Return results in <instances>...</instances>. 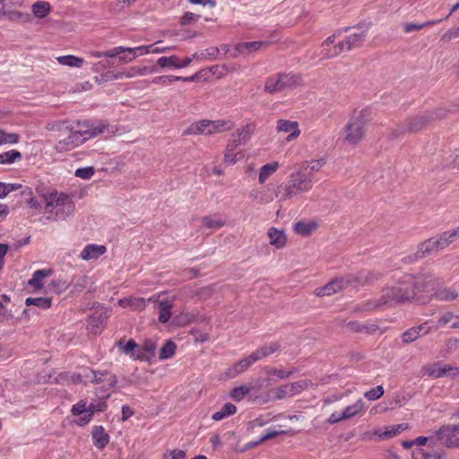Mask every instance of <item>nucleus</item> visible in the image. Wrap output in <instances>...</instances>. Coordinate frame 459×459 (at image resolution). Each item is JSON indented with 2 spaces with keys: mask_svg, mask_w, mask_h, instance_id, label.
<instances>
[{
  "mask_svg": "<svg viewBox=\"0 0 459 459\" xmlns=\"http://www.w3.org/2000/svg\"><path fill=\"white\" fill-rule=\"evenodd\" d=\"M335 37L330 36L328 37L322 44V55L324 58H333V56H328L326 54L333 53L334 50V46L332 45L334 43Z\"/></svg>",
  "mask_w": 459,
  "mask_h": 459,
  "instance_id": "60",
  "label": "nucleus"
},
{
  "mask_svg": "<svg viewBox=\"0 0 459 459\" xmlns=\"http://www.w3.org/2000/svg\"><path fill=\"white\" fill-rule=\"evenodd\" d=\"M422 372L428 377L437 379L445 377L459 379V367L450 364H442L439 361L423 366Z\"/></svg>",
  "mask_w": 459,
  "mask_h": 459,
  "instance_id": "9",
  "label": "nucleus"
},
{
  "mask_svg": "<svg viewBox=\"0 0 459 459\" xmlns=\"http://www.w3.org/2000/svg\"><path fill=\"white\" fill-rule=\"evenodd\" d=\"M52 299L47 297H39V298H27L25 299L26 306H35L41 309H48L51 307Z\"/></svg>",
  "mask_w": 459,
  "mask_h": 459,
  "instance_id": "44",
  "label": "nucleus"
},
{
  "mask_svg": "<svg viewBox=\"0 0 459 459\" xmlns=\"http://www.w3.org/2000/svg\"><path fill=\"white\" fill-rule=\"evenodd\" d=\"M95 169L93 167L79 168L75 170V177L82 179H90L94 175Z\"/></svg>",
  "mask_w": 459,
  "mask_h": 459,
  "instance_id": "63",
  "label": "nucleus"
},
{
  "mask_svg": "<svg viewBox=\"0 0 459 459\" xmlns=\"http://www.w3.org/2000/svg\"><path fill=\"white\" fill-rule=\"evenodd\" d=\"M437 112H426L409 119L404 125H399L392 130L391 137L397 138L407 133H415L426 127L430 122L440 117Z\"/></svg>",
  "mask_w": 459,
  "mask_h": 459,
  "instance_id": "7",
  "label": "nucleus"
},
{
  "mask_svg": "<svg viewBox=\"0 0 459 459\" xmlns=\"http://www.w3.org/2000/svg\"><path fill=\"white\" fill-rule=\"evenodd\" d=\"M243 158L242 152H235V149L226 146L223 160L228 165H233Z\"/></svg>",
  "mask_w": 459,
  "mask_h": 459,
  "instance_id": "48",
  "label": "nucleus"
},
{
  "mask_svg": "<svg viewBox=\"0 0 459 459\" xmlns=\"http://www.w3.org/2000/svg\"><path fill=\"white\" fill-rule=\"evenodd\" d=\"M88 411L87 403L83 400L79 401L77 403L74 404L71 409V412L73 415L76 416H86Z\"/></svg>",
  "mask_w": 459,
  "mask_h": 459,
  "instance_id": "59",
  "label": "nucleus"
},
{
  "mask_svg": "<svg viewBox=\"0 0 459 459\" xmlns=\"http://www.w3.org/2000/svg\"><path fill=\"white\" fill-rule=\"evenodd\" d=\"M433 296L439 301H452L458 298V293L453 289L442 288L435 290Z\"/></svg>",
  "mask_w": 459,
  "mask_h": 459,
  "instance_id": "40",
  "label": "nucleus"
},
{
  "mask_svg": "<svg viewBox=\"0 0 459 459\" xmlns=\"http://www.w3.org/2000/svg\"><path fill=\"white\" fill-rule=\"evenodd\" d=\"M176 350V343L171 340H167L160 350L159 359L165 360L172 358L175 355Z\"/></svg>",
  "mask_w": 459,
  "mask_h": 459,
  "instance_id": "42",
  "label": "nucleus"
},
{
  "mask_svg": "<svg viewBox=\"0 0 459 459\" xmlns=\"http://www.w3.org/2000/svg\"><path fill=\"white\" fill-rule=\"evenodd\" d=\"M4 16L11 22L22 24L30 23L32 17L28 13H22L18 10H8L4 13Z\"/></svg>",
  "mask_w": 459,
  "mask_h": 459,
  "instance_id": "29",
  "label": "nucleus"
},
{
  "mask_svg": "<svg viewBox=\"0 0 459 459\" xmlns=\"http://www.w3.org/2000/svg\"><path fill=\"white\" fill-rule=\"evenodd\" d=\"M20 135L15 133H7L0 128V146L4 144H15L19 142Z\"/></svg>",
  "mask_w": 459,
  "mask_h": 459,
  "instance_id": "50",
  "label": "nucleus"
},
{
  "mask_svg": "<svg viewBox=\"0 0 459 459\" xmlns=\"http://www.w3.org/2000/svg\"><path fill=\"white\" fill-rule=\"evenodd\" d=\"M280 349V345L278 342H270L268 344H265L258 349H256L255 351H253V354L256 360H260L263 358L268 357L274 352H276Z\"/></svg>",
  "mask_w": 459,
  "mask_h": 459,
  "instance_id": "35",
  "label": "nucleus"
},
{
  "mask_svg": "<svg viewBox=\"0 0 459 459\" xmlns=\"http://www.w3.org/2000/svg\"><path fill=\"white\" fill-rule=\"evenodd\" d=\"M284 91L281 74L268 77L264 84V91L270 94Z\"/></svg>",
  "mask_w": 459,
  "mask_h": 459,
  "instance_id": "27",
  "label": "nucleus"
},
{
  "mask_svg": "<svg viewBox=\"0 0 459 459\" xmlns=\"http://www.w3.org/2000/svg\"><path fill=\"white\" fill-rule=\"evenodd\" d=\"M256 359L255 358L253 352L234 363L228 370V376L230 377H235L242 372L246 371L252 364L256 362Z\"/></svg>",
  "mask_w": 459,
  "mask_h": 459,
  "instance_id": "20",
  "label": "nucleus"
},
{
  "mask_svg": "<svg viewBox=\"0 0 459 459\" xmlns=\"http://www.w3.org/2000/svg\"><path fill=\"white\" fill-rule=\"evenodd\" d=\"M264 44L263 41L241 42L236 46V49L241 54H250L258 50Z\"/></svg>",
  "mask_w": 459,
  "mask_h": 459,
  "instance_id": "43",
  "label": "nucleus"
},
{
  "mask_svg": "<svg viewBox=\"0 0 459 459\" xmlns=\"http://www.w3.org/2000/svg\"><path fill=\"white\" fill-rule=\"evenodd\" d=\"M45 200L48 220L65 221L74 212L75 204L67 194L53 192L45 196Z\"/></svg>",
  "mask_w": 459,
  "mask_h": 459,
  "instance_id": "3",
  "label": "nucleus"
},
{
  "mask_svg": "<svg viewBox=\"0 0 459 459\" xmlns=\"http://www.w3.org/2000/svg\"><path fill=\"white\" fill-rule=\"evenodd\" d=\"M318 225L316 221H298L294 224L293 229L294 231L300 236L307 237L312 234L316 229Z\"/></svg>",
  "mask_w": 459,
  "mask_h": 459,
  "instance_id": "30",
  "label": "nucleus"
},
{
  "mask_svg": "<svg viewBox=\"0 0 459 459\" xmlns=\"http://www.w3.org/2000/svg\"><path fill=\"white\" fill-rule=\"evenodd\" d=\"M255 130V125L254 124H247L246 126H242L241 128H238L236 132L237 136L239 137V139H242L245 143L248 141L251 134H253Z\"/></svg>",
  "mask_w": 459,
  "mask_h": 459,
  "instance_id": "55",
  "label": "nucleus"
},
{
  "mask_svg": "<svg viewBox=\"0 0 459 459\" xmlns=\"http://www.w3.org/2000/svg\"><path fill=\"white\" fill-rule=\"evenodd\" d=\"M411 284V274L394 276L392 282L382 289L378 298L360 303L356 310L368 312L379 309L383 307H393L398 303L411 301L414 299V292Z\"/></svg>",
  "mask_w": 459,
  "mask_h": 459,
  "instance_id": "2",
  "label": "nucleus"
},
{
  "mask_svg": "<svg viewBox=\"0 0 459 459\" xmlns=\"http://www.w3.org/2000/svg\"><path fill=\"white\" fill-rule=\"evenodd\" d=\"M219 53H220V50L217 47H212V48L204 49L200 52H195L193 55V56L195 58L213 60L218 56Z\"/></svg>",
  "mask_w": 459,
  "mask_h": 459,
  "instance_id": "49",
  "label": "nucleus"
},
{
  "mask_svg": "<svg viewBox=\"0 0 459 459\" xmlns=\"http://www.w3.org/2000/svg\"><path fill=\"white\" fill-rule=\"evenodd\" d=\"M313 179L299 169L290 173L288 179L282 185L278 186V189L281 191L280 200L285 201L299 195L307 193L313 188Z\"/></svg>",
  "mask_w": 459,
  "mask_h": 459,
  "instance_id": "4",
  "label": "nucleus"
},
{
  "mask_svg": "<svg viewBox=\"0 0 459 459\" xmlns=\"http://www.w3.org/2000/svg\"><path fill=\"white\" fill-rule=\"evenodd\" d=\"M436 441L433 443L429 441L426 445L420 447H414L411 452L412 459H447L446 453L441 449L435 447Z\"/></svg>",
  "mask_w": 459,
  "mask_h": 459,
  "instance_id": "13",
  "label": "nucleus"
},
{
  "mask_svg": "<svg viewBox=\"0 0 459 459\" xmlns=\"http://www.w3.org/2000/svg\"><path fill=\"white\" fill-rule=\"evenodd\" d=\"M93 446L99 450L104 449L109 443V435L102 426H94L91 429Z\"/></svg>",
  "mask_w": 459,
  "mask_h": 459,
  "instance_id": "19",
  "label": "nucleus"
},
{
  "mask_svg": "<svg viewBox=\"0 0 459 459\" xmlns=\"http://www.w3.org/2000/svg\"><path fill=\"white\" fill-rule=\"evenodd\" d=\"M407 429L408 424L401 423L390 426L385 431H381L380 429L375 430L373 435L377 436L380 439H388L396 437Z\"/></svg>",
  "mask_w": 459,
  "mask_h": 459,
  "instance_id": "26",
  "label": "nucleus"
},
{
  "mask_svg": "<svg viewBox=\"0 0 459 459\" xmlns=\"http://www.w3.org/2000/svg\"><path fill=\"white\" fill-rule=\"evenodd\" d=\"M107 252V247L103 245L88 244L80 254V257L84 261L98 259Z\"/></svg>",
  "mask_w": 459,
  "mask_h": 459,
  "instance_id": "21",
  "label": "nucleus"
},
{
  "mask_svg": "<svg viewBox=\"0 0 459 459\" xmlns=\"http://www.w3.org/2000/svg\"><path fill=\"white\" fill-rule=\"evenodd\" d=\"M84 377L91 383L100 385L102 388L109 390L117 384V378L115 374L108 370H94L89 369Z\"/></svg>",
  "mask_w": 459,
  "mask_h": 459,
  "instance_id": "11",
  "label": "nucleus"
},
{
  "mask_svg": "<svg viewBox=\"0 0 459 459\" xmlns=\"http://www.w3.org/2000/svg\"><path fill=\"white\" fill-rule=\"evenodd\" d=\"M273 400H282L287 397H291L288 384L278 386L277 388H275L273 391Z\"/></svg>",
  "mask_w": 459,
  "mask_h": 459,
  "instance_id": "57",
  "label": "nucleus"
},
{
  "mask_svg": "<svg viewBox=\"0 0 459 459\" xmlns=\"http://www.w3.org/2000/svg\"><path fill=\"white\" fill-rule=\"evenodd\" d=\"M51 11V5L46 1H37L31 6V12L34 17L43 19L47 17Z\"/></svg>",
  "mask_w": 459,
  "mask_h": 459,
  "instance_id": "34",
  "label": "nucleus"
},
{
  "mask_svg": "<svg viewBox=\"0 0 459 459\" xmlns=\"http://www.w3.org/2000/svg\"><path fill=\"white\" fill-rule=\"evenodd\" d=\"M281 191H279L278 186H273V185H268L264 188H257L253 189L249 193V197L261 204L272 203L275 197L279 196Z\"/></svg>",
  "mask_w": 459,
  "mask_h": 459,
  "instance_id": "15",
  "label": "nucleus"
},
{
  "mask_svg": "<svg viewBox=\"0 0 459 459\" xmlns=\"http://www.w3.org/2000/svg\"><path fill=\"white\" fill-rule=\"evenodd\" d=\"M369 120L370 111L367 108L351 117L344 126V143L350 146L358 145L364 138Z\"/></svg>",
  "mask_w": 459,
  "mask_h": 459,
  "instance_id": "6",
  "label": "nucleus"
},
{
  "mask_svg": "<svg viewBox=\"0 0 459 459\" xmlns=\"http://www.w3.org/2000/svg\"><path fill=\"white\" fill-rule=\"evenodd\" d=\"M77 128L65 120L50 122L46 126L51 132L53 148L57 152H66L83 144L87 140L108 132V125L103 122L91 124L89 121L77 122Z\"/></svg>",
  "mask_w": 459,
  "mask_h": 459,
  "instance_id": "1",
  "label": "nucleus"
},
{
  "mask_svg": "<svg viewBox=\"0 0 459 459\" xmlns=\"http://www.w3.org/2000/svg\"><path fill=\"white\" fill-rule=\"evenodd\" d=\"M117 344L124 353L132 354L134 359H141L139 355L134 356V351L138 348V344L134 341L129 340L126 343H124L123 341H119Z\"/></svg>",
  "mask_w": 459,
  "mask_h": 459,
  "instance_id": "47",
  "label": "nucleus"
},
{
  "mask_svg": "<svg viewBox=\"0 0 459 459\" xmlns=\"http://www.w3.org/2000/svg\"><path fill=\"white\" fill-rule=\"evenodd\" d=\"M195 79V75L189 77H182V76H175V75H160L156 76L152 79V83L160 84L162 86H168L174 82L183 81V82H193Z\"/></svg>",
  "mask_w": 459,
  "mask_h": 459,
  "instance_id": "31",
  "label": "nucleus"
},
{
  "mask_svg": "<svg viewBox=\"0 0 459 459\" xmlns=\"http://www.w3.org/2000/svg\"><path fill=\"white\" fill-rule=\"evenodd\" d=\"M201 223L204 228L209 230H219L225 225L224 220L217 214L203 217Z\"/></svg>",
  "mask_w": 459,
  "mask_h": 459,
  "instance_id": "32",
  "label": "nucleus"
},
{
  "mask_svg": "<svg viewBox=\"0 0 459 459\" xmlns=\"http://www.w3.org/2000/svg\"><path fill=\"white\" fill-rule=\"evenodd\" d=\"M157 65L161 68L170 66L178 69V58L177 56H161L157 60Z\"/></svg>",
  "mask_w": 459,
  "mask_h": 459,
  "instance_id": "56",
  "label": "nucleus"
},
{
  "mask_svg": "<svg viewBox=\"0 0 459 459\" xmlns=\"http://www.w3.org/2000/svg\"><path fill=\"white\" fill-rule=\"evenodd\" d=\"M325 163V158L307 160L301 164L299 169L303 170L312 179L314 174L318 172Z\"/></svg>",
  "mask_w": 459,
  "mask_h": 459,
  "instance_id": "25",
  "label": "nucleus"
},
{
  "mask_svg": "<svg viewBox=\"0 0 459 459\" xmlns=\"http://www.w3.org/2000/svg\"><path fill=\"white\" fill-rule=\"evenodd\" d=\"M280 165L278 161H272L266 163L260 169L259 172V183L264 184L266 180L279 169Z\"/></svg>",
  "mask_w": 459,
  "mask_h": 459,
  "instance_id": "37",
  "label": "nucleus"
},
{
  "mask_svg": "<svg viewBox=\"0 0 459 459\" xmlns=\"http://www.w3.org/2000/svg\"><path fill=\"white\" fill-rule=\"evenodd\" d=\"M236 412L237 407L231 403H227L222 406V408L220 411L212 414V419L213 420L219 421L229 416L234 415Z\"/></svg>",
  "mask_w": 459,
  "mask_h": 459,
  "instance_id": "39",
  "label": "nucleus"
},
{
  "mask_svg": "<svg viewBox=\"0 0 459 459\" xmlns=\"http://www.w3.org/2000/svg\"><path fill=\"white\" fill-rule=\"evenodd\" d=\"M435 437L445 447L459 448V425L445 424L436 432Z\"/></svg>",
  "mask_w": 459,
  "mask_h": 459,
  "instance_id": "10",
  "label": "nucleus"
},
{
  "mask_svg": "<svg viewBox=\"0 0 459 459\" xmlns=\"http://www.w3.org/2000/svg\"><path fill=\"white\" fill-rule=\"evenodd\" d=\"M173 307V302L169 299H163L159 301L158 313L159 322L161 324L168 323L171 317V310Z\"/></svg>",
  "mask_w": 459,
  "mask_h": 459,
  "instance_id": "28",
  "label": "nucleus"
},
{
  "mask_svg": "<svg viewBox=\"0 0 459 459\" xmlns=\"http://www.w3.org/2000/svg\"><path fill=\"white\" fill-rule=\"evenodd\" d=\"M296 372L295 368L291 369H278V368H271L268 373L270 375L275 376L279 379H286L290 377Z\"/></svg>",
  "mask_w": 459,
  "mask_h": 459,
  "instance_id": "61",
  "label": "nucleus"
},
{
  "mask_svg": "<svg viewBox=\"0 0 459 459\" xmlns=\"http://www.w3.org/2000/svg\"><path fill=\"white\" fill-rule=\"evenodd\" d=\"M437 249L436 248L434 240L432 238L425 240L420 243L418 248L417 253L415 254L416 258H423L427 255H429L434 253H437Z\"/></svg>",
  "mask_w": 459,
  "mask_h": 459,
  "instance_id": "36",
  "label": "nucleus"
},
{
  "mask_svg": "<svg viewBox=\"0 0 459 459\" xmlns=\"http://www.w3.org/2000/svg\"><path fill=\"white\" fill-rule=\"evenodd\" d=\"M276 131L278 133L289 134L286 138L287 142H291L297 139L300 134L299 123L297 121H290L287 119H279L277 121Z\"/></svg>",
  "mask_w": 459,
  "mask_h": 459,
  "instance_id": "16",
  "label": "nucleus"
},
{
  "mask_svg": "<svg viewBox=\"0 0 459 459\" xmlns=\"http://www.w3.org/2000/svg\"><path fill=\"white\" fill-rule=\"evenodd\" d=\"M353 278L355 279L353 281L358 280L359 282L372 283L377 281L380 278V275L373 272H361L359 273L357 278Z\"/></svg>",
  "mask_w": 459,
  "mask_h": 459,
  "instance_id": "54",
  "label": "nucleus"
},
{
  "mask_svg": "<svg viewBox=\"0 0 459 459\" xmlns=\"http://www.w3.org/2000/svg\"><path fill=\"white\" fill-rule=\"evenodd\" d=\"M269 242L274 247L281 249L285 247L287 237L283 230L272 227L268 230Z\"/></svg>",
  "mask_w": 459,
  "mask_h": 459,
  "instance_id": "24",
  "label": "nucleus"
},
{
  "mask_svg": "<svg viewBox=\"0 0 459 459\" xmlns=\"http://www.w3.org/2000/svg\"><path fill=\"white\" fill-rule=\"evenodd\" d=\"M429 441H430V443H433V437L420 436L410 441H403L402 443V446L404 448H410L411 446L420 447L422 445H426Z\"/></svg>",
  "mask_w": 459,
  "mask_h": 459,
  "instance_id": "52",
  "label": "nucleus"
},
{
  "mask_svg": "<svg viewBox=\"0 0 459 459\" xmlns=\"http://www.w3.org/2000/svg\"><path fill=\"white\" fill-rule=\"evenodd\" d=\"M384 394V388L382 385H377L374 388H371L370 390L367 391L364 394V396L368 401H376L379 399Z\"/></svg>",
  "mask_w": 459,
  "mask_h": 459,
  "instance_id": "62",
  "label": "nucleus"
},
{
  "mask_svg": "<svg viewBox=\"0 0 459 459\" xmlns=\"http://www.w3.org/2000/svg\"><path fill=\"white\" fill-rule=\"evenodd\" d=\"M281 76L284 90L295 88L301 83L300 77L296 74H281Z\"/></svg>",
  "mask_w": 459,
  "mask_h": 459,
  "instance_id": "46",
  "label": "nucleus"
},
{
  "mask_svg": "<svg viewBox=\"0 0 459 459\" xmlns=\"http://www.w3.org/2000/svg\"><path fill=\"white\" fill-rule=\"evenodd\" d=\"M51 269H40L33 273L32 277L27 281V285L31 287L34 291L40 290L44 286V279L51 276Z\"/></svg>",
  "mask_w": 459,
  "mask_h": 459,
  "instance_id": "22",
  "label": "nucleus"
},
{
  "mask_svg": "<svg viewBox=\"0 0 459 459\" xmlns=\"http://www.w3.org/2000/svg\"><path fill=\"white\" fill-rule=\"evenodd\" d=\"M365 39V30L355 31L346 37L344 40L340 41L337 45H334V50L333 53H327L328 56H337L341 53L350 51L351 49L357 48Z\"/></svg>",
  "mask_w": 459,
  "mask_h": 459,
  "instance_id": "14",
  "label": "nucleus"
},
{
  "mask_svg": "<svg viewBox=\"0 0 459 459\" xmlns=\"http://www.w3.org/2000/svg\"><path fill=\"white\" fill-rule=\"evenodd\" d=\"M438 285L437 279L430 273H419L412 275L411 288L414 292V299H421L424 294H431L436 290Z\"/></svg>",
  "mask_w": 459,
  "mask_h": 459,
  "instance_id": "8",
  "label": "nucleus"
},
{
  "mask_svg": "<svg viewBox=\"0 0 459 459\" xmlns=\"http://www.w3.org/2000/svg\"><path fill=\"white\" fill-rule=\"evenodd\" d=\"M459 237V228L453 230L445 231L442 234L432 237L436 248L441 251L453 244Z\"/></svg>",
  "mask_w": 459,
  "mask_h": 459,
  "instance_id": "18",
  "label": "nucleus"
},
{
  "mask_svg": "<svg viewBox=\"0 0 459 459\" xmlns=\"http://www.w3.org/2000/svg\"><path fill=\"white\" fill-rule=\"evenodd\" d=\"M107 408V403L105 401H99L96 403H91L88 405V411L86 416L79 417L75 422L78 426H85L87 425L92 419L94 412L96 411H104Z\"/></svg>",
  "mask_w": 459,
  "mask_h": 459,
  "instance_id": "23",
  "label": "nucleus"
},
{
  "mask_svg": "<svg viewBox=\"0 0 459 459\" xmlns=\"http://www.w3.org/2000/svg\"><path fill=\"white\" fill-rule=\"evenodd\" d=\"M250 391H251V388L249 386L240 385V386L233 388L230 391V395L234 401L240 402L245 398V396L247 394H248L250 393Z\"/></svg>",
  "mask_w": 459,
  "mask_h": 459,
  "instance_id": "51",
  "label": "nucleus"
},
{
  "mask_svg": "<svg viewBox=\"0 0 459 459\" xmlns=\"http://www.w3.org/2000/svg\"><path fill=\"white\" fill-rule=\"evenodd\" d=\"M22 154L16 150H11L0 154V164H11L17 159H21Z\"/></svg>",
  "mask_w": 459,
  "mask_h": 459,
  "instance_id": "53",
  "label": "nucleus"
},
{
  "mask_svg": "<svg viewBox=\"0 0 459 459\" xmlns=\"http://www.w3.org/2000/svg\"><path fill=\"white\" fill-rule=\"evenodd\" d=\"M235 126L230 119H200L189 125L182 133V135H214L231 130Z\"/></svg>",
  "mask_w": 459,
  "mask_h": 459,
  "instance_id": "5",
  "label": "nucleus"
},
{
  "mask_svg": "<svg viewBox=\"0 0 459 459\" xmlns=\"http://www.w3.org/2000/svg\"><path fill=\"white\" fill-rule=\"evenodd\" d=\"M355 279L351 275L335 278L325 286L316 288L315 294L318 297L331 296L351 285Z\"/></svg>",
  "mask_w": 459,
  "mask_h": 459,
  "instance_id": "12",
  "label": "nucleus"
},
{
  "mask_svg": "<svg viewBox=\"0 0 459 459\" xmlns=\"http://www.w3.org/2000/svg\"><path fill=\"white\" fill-rule=\"evenodd\" d=\"M365 410V403L362 399L357 400L353 404H351L344 408L342 411L344 420H349L356 415L359 414Z\"/></svg>",
  "mask_w": 459,
  "mask_h": 459,
  "instance_id": "33",
  "label": "nucleus"
},
{
  "mask_svg": "<svg viewBox=\"0 0 459 459\" xmlns=\"http://www.w3.org/2000/svg\"><path fill=\"white\" fill-rule=\"evenodd\" d=\"M152 45L148 46H139L136 48H128L125 47V52H128L132 55H135V57L138 56H143L149 53H152Z\"/></svg>",
  "mask_w": 459,
  "mask_h": 459,
  "instance_id": "58",
  "label": "nucleus"
},
{
  "mask_svg": "<svg viewBox=\"0 0 459 459\" xmlns=\"http://www.w3.org/2000/svg\"><path fill=\"white\" fill-rule=\"evenodd\" d=\"M56 60L59 65L69 67H81L84 63L83 58L73 55L60 56Z\"/></svg>",
  "mask_w": 459,
  "mask_h": 459,
  "instance_id": "41",
  "label": "nucleus"
},
{
  "mask_svg": "<svg viewBox=\"0 0 459 459\" xmlns=\"http://www.w3.org/2000/svg\"><path fill=\"white\" fill-rule=\"evenodd\" d=\"M291 397L299 394L310 386H313V382L309 379H302L292 383H288Z\"/></svg>",
  "mask_w": 459,
  "mask_h": 459,
  "instance_id": "38",
  "label": "nucleus"
},
{
  "mask_svg": "<svg viewBox=\"0 0 459 459\" xmlns=\"http://www.w3.org/2000/svg\"><path fill=\"white\" fill-rule=\"evenodd\" d=\"M428 324H429V322L426 321L423 324H420L417 326H413V327L406 330L402 334L403 342L405 343H410V342L416 341L419 337L429 333L432 330V327L428 326Z\"/></svg>",
  "mask_w": 459,
  "mask_h": 459,
  "instance_id": "17",
  "label": "nucleus"
},
{
  "mask_svg": "<svg viewBox=\"0 0 459 459\" xmlns=\"http://www.w3.org/2000/svg\"><path fill=\"white\" fill-rule=\"evenodd\" d=\"M70 283L62 279L54 280L51 282V287L56 293H61L66 290Z\"/></svg>",
  "mask_w": 459,
  "mask_h": 459,
  "instance_id": "64",
  "label": "nucleus"
},
{
  "mask_svg": "<svg viewBox=\"0 0 459 459\" xmlns=\"http://www.w3.org/2000/svg\"><path fill=\"white\" fill-rule=\"evenodd\" d=\"M152 72H153V70H150L147 66H130L124 69V75H126V78L127 79L136 76H143Z\"/></svg>",
  "mask_w": 459,
  "mask_h": 459,
  "instance_id": "45",
  "label": "nucleus"
}]
</instances>
